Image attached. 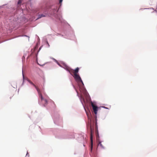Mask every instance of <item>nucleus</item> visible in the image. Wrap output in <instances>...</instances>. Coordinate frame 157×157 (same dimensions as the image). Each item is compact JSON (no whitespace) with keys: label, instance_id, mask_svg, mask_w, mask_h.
Returning <instances> with one entry per match:
<instances>
[{"label":"nucleus","instance_id":"obj_1","mask_svg":"<svg viewBox=\"0 0 157 157\" xmlns=\"http://www.w3.org/2000/svg\"><path fill=\"white\" fill-rule=\"evenodd\" d=\"M79 68L77 67L75 70L72 69V72H70V74L72 75H74V77L75 80L78 82H81L82 85H84L83 83L80 76L78 74Z\"/></svg>","mask_w":157,"mask_h":157},{"label":"nucleus","instance_id":"obj_2","mask_svg":"<svg viewBox=\"0 0 157 157\" xmlns=\"http://www.w3.org/2000/svg\"><path fill=\"white\" fill-rule=\"evenodd\" d=\"M88 117V119L90 120V140L91 141V150H92V147H93V137H92V133L94 132V127H93L91 125V120L90 118V117L88 116V115L87 114Z\"/></svg>","mask_w":157,"mask_h":157},{"label":"nucleus","instance_id":"obj_3","mask_svg":"<svg viewBox=\"0 0 157 157\" xmlns=\"http://www.w3.org/2000/svg\"><path fill=\"white\" fill-rule=\"evenodd\" d=\"M27 81L31 84L33 85L36 89L39 95L40 96L41 98V99H43V97L42 96V95L41 94V93L40 90V89L37 87L36 86L32 81H31L30 80H29L28 79H27Z\"/></svg>","mask_w":157,"mask_h":157},{"label":"nucleus","instance_id":"obj_4","mask_svg":"<svg viewBox=\"0 0 157 157\" xmlns=\"http://www.w3.org/2000/svg\"><path fill=\"white\" fill-rule=\"evenodd\" d=\"M91 105L93 109L95 115H96L98 110V107L96 106L92 102H91Z\"/></svg>","mask_w":157,"mask_h":157},{"label":"nucleus","instance_id":"obj_5","mask_svg":"<svg viewBox=\"0 0 157 157\" xmlns=\"http://www.w3.org/2000/svg\"><path fill=\"white\" fill-rule=\"evenodd\" d=\"M63 67L65 69H66V70L68 71L70 73V72H71V71H72V69L70 68V67H69L67 65H64V67Z\"/></svg>","mask_w":157,"mask_h":157},{"label":"nucleus","instance_id":"obj_6","mask_svg":"<svg viewBox=\"0 0 157 157\" xmlns=\"http://www.w3.org/2000/svg\"><path fill=\"white\" fill-rule=\"evenodd\" d=\"M39 98L41 99V100L42 101H44L45 105H46L48 103V101L47 99H45L43 97V99H42L41 98L39 95Z\"/></svg>","mask_w":157,"mask_h":157},{"label":"nucleus","instance_id":"obj_7","mask_svg":"<svg viewBox=\"0 0 157 157\" xmlns=\"http://www.w3.org/2000/svg\"><path fill=\"white\" fill-rule=\"evenodd\" d=\"M51 8L54 10V12H57L58 11V7L57 6H52Z\"/></svg>","mask_w":157,"mask_h":157},{"label":"nucleus","instance_id":"obj_8","mask_svg":"<svg viewBox=\"0 0 157 157\" xmlns=\"http://www.w3.org/2000/svg\"><path fill=\"white\" fill-rule=\"evenodd\" d=\"M95 128H97V116L96 115L95 116Z\"/></svg>","mask_w":157,"mask_h":157},{"label":"nucleus","instance_id":"obj_9","mask_svg":"<svg viewBox=\"0 0 157 157\" xmlns=\"http://www.w3.org/2000/svg\"><path fill=\"white\" fill-rule=\"evenodd\" d=\"M45 16L44 14H40V15H39V16H38V18H37L36 19H39V18H41V17H45Z\"/></svg>","mask_w":157,"mask_h":157},{"label":"nucleus","instance_id":"obj_10","mask_svg":"<svg viewBox=\"0 0 157 157\" xmlns=\"http://www.w3.org/2000/svg\"><path fill=\"white\" fill-rule=\"evenodd\" d=\"M96 137L97 138L98 137V131H97L96 133Z\"/></svg>","mask_w":157,"mask_h":157},{"label":"nucleus","instance_id":"obj_11","mask_svg":"<svg viewBox=\"0 0 157 157\" xmlns=\"http://www.w3.org/2000/svg\"><path fill=\"white\" fill-rule=\"evenodd\" d=\"M21 3V0H19L18 2V4H20Z\"/></svg>","mask_w":157,"mask_h":157},{"label":"nucleus","instance_id":"obj_12","mask_svg":"<svg viewBox=\"0 0 157 157\" xmlns=\"http://www.w3.org/2000/svg\"><path fill=\"white\" fill-rule=\"evenodd\" d=\"M98 146H101V147H102V144H101V142H100L99 144H98Z\"/></svg>","mask_w":157,"mask_h":157},{"label":"nucleus","instance_id":"obj_13","mask_svg":"<svg viewBox=\"0 0 157 157\" xmlns=\"http://www.w3.org/2000/svg\"><path fill=\"white\" fill-rule=\"evenodd\" d=\"M63 0H59V3H61L62 2Z\"/></svg>","mask_w":157,"mask_h":157},{"label":"nucleus","instance_id":"obj_14","mask_svg":"<svg viewBox=\"0 0 157 157\" xmlns=\"http://www.w3.org/2000/svg\"><path fill=\"white\" fill-rule=\"evenodd\" d=\"M47 43L48 44V46H49V44L48 43V42H47Z\"/></svg>","mask_w":157,"mask_h":157},{"label":"nucleus","instance_id":"obj_15","mask_svg":"<svg viewBox=\"0 0 157 157\" xmlns=\"http://www.w3.org/2000/svg\"><path fill=\"white\" fill-rule=\"evenodd\" d=\"M23 78H24V75H23Z\"/></svg>","mask_w":157,"mask_h":157}]
</instances>
